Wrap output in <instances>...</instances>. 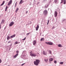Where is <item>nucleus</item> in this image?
<instances>
[{
  "label": "nucleus",
  "mask_w": 66,
  "mask_h": 66,
  "mask_svg": "<svg viewBox=\"0 0 66 66\" xmlns=\"http://www.w3.org/2000/svg\"><path fill=\"white\" fill-rule=\"evenodd\" d=\"M49 6V5L48 4H46L45 5V7H46V8H47L48 7V6Z\"/></svg>",
  "instance_id": "obj_15"
},
{
  "label": "nucleus",
  "mask_w": 66,
  "mask_h": 66,
  "mask_svg": "<svg viewBox=\"0 0 66 66\" xmlns=\"http://www.w3.org/2000/svg\"><path fill=\"white\" fill-rule=\"evenodd\" d=\"M29 5H31V3H30Z\"/></svg>",
  "instance_id": "obj_43"
},
{
  "label": "nucleus",
  "mask_w": 66,
  "mask_h": 66,
  "mask_svg": "<svg viewBox=\"0 0 66 66\" xmlns=\"http://www.w3.org/2000/svg\"><path fill=\"white\" fill-rule=\"evenodd\" d=\"M9 1V0H7V1Z\"/></svg>",
  "instance_id": "obj_53"
},
{
  "label": "nucleus",
  "mask_w": 66,
  "mask_h": 66,
  "mask_svg": "<svg viewBox=\"0 0 66 66\" xmlns=\"http://www.w3.org/2000/svg\"><path fill=\"white\" fill-rule=\"evenodd\" d=\"M15 44H18V42H16Z\"/></svg>",
  "instance_id": "obj_36"
},
{
  "label": "nucleus",
  "mask_w": 66,
  "mask_h": 66,
  "mask_svg": "<svg viewBox=\"0 0 66 66\" xmlns=\"http://www.w3.org/2000/svg\"><path fill=\"white\" fill-rule=\"evenodd\" d=\"M43 13L44 15L46 16L48 14V11L47 10H45L43 12Z\"/></svg>",
  "instance_id": "obj_2"
},
{
  "label": "nucleus",
  "mask_w": 66,
  "mask_h": 66,
  "mask_svg": "<svg viewBox=\"0 0 66 66\" xmlns=\"http://www.w3.org/2000/svg\"><path fill=\"white\" fill-rule=\"evenodd\" d=\"M19 10V9L18 8H17V9L15 10V13H17V11H18Z\"/></svg>",
  "instance_id": "obj_17"
},
{
  "label": "nucleus",
  "mask_w": 66,
  "mask_h": 66,
  "mask_svg": "<svg viewBox=\"0 0 66 66\" xmlns=\"http://www.w3.org/2000/svg\"><path fill=\"white\" fill-rule=\"evenodd\" d=\"M50 61L51 62V61H53V59L52 58H50Z\"/></svg>",
  "instance_id": "obj_21"
},
{
  "label": "nucleus",
  "mask_w": 66,
  "mask_h": 66,
  "mask_svg": "<svg viewBox=\"0 0 66 66\" xmlns=\"http://www.w3.org/2000/svg\"><path fill=\"white\" fill-rule=\"evenodd\" d=\"M10 43V42H9V43Z\"/></svg>",
  "instance_id": "obj_51"
},
{
  "label": "nucleus",
  "mask_w": 66,
  "mask_h": 66,
  "mask_svg": "<svg viewBox=\"0 0 66 66\" xmlns=\"http://www.w3.org/2000/svg\"><path fill=\"white\" fill-rule=\"evenodd\" d=\"M48 23L49 22V20H48Z\"/></svg>",
  "instance_id": "obj_44"
},
{
  "label": "nucleus",
  "mask_w": 66,
  "mask_h": 66,
  "mask_svg": "<svg viewBox=\"0 0 66 66\" xmlns=\"http://www.w3.org/2000/svg\"><path fill=\"white\" fill-rule=\"evenodd\" d=\"M7 8H8V7H7V6H6L5 7V11H7Z\"/></svg>",
  "instance_id": "obj_19"
},
{
  "label": "nucleus",
  "mask_w": 66,
  "mask_h": 66,
  "mask_svg": "<svg viewBox=\"0 0 66 66\" xmlns=\"http://www.w3.org/2000/svg\"><path fill=\"white\" fill-rule=\"evenodd\" d=\"M45 43L47 45H53V43L51 42H46Z\"/></svg>",
  "instance_id": "obj_3"
},
{
  "label": "nucleus",
  "mask_w": 66,
  "mask_h": 66,
  "mask_svg": "<svg viewBox=\"0 0 66 66\" xmlns=\"http://www.w3.org/2000/svg\"><path fill=\"white\" fill-rule=\"evenodd\" d=\"M1 28H0V29H1Z\"/></svg>",
  "instance_id": "obj_55"
},
{
  "label": "nucleus",
  "mask_w": 66,
  "mask_h": 66,
  "mask_svg": "<svg viewBox=\"0 0 66 66\" xmlns=\"http://www.w3.org/2000/svg\"><path fill=\"white\" fill-rule=\"evenodd\" d=\"M36 43V40H34L33 43V44L35 46V44Z\"/></svg>",
  "instance_id": "obj_9"
},
{
  "label": "nucleus",
  "mask_w": 66,
  "mask_h": 66,
  "mask_svg": "<svg viewBox=\"0 0 66 66\" xmlns=\"http://www.w3.org/2000/svg\"><path fill=\"white\" fill-rule=\"evenodd\" d=\"M43 36H44V35H43Z\"/></svg>",
  "instance_id": "obj_54"
},
{
  "label": "nucleus",
  "mask_w": 66,
  "mask_h": 66,
  "mask_svg": "<svg viewBox=\"0 0 66 66\" xmlns=\"http://www.w3.org/2000/svg\"><path fill=\"white\" fill-rule=\"evenodd\" d=\"M66 0H64V4H66Z\"/></svg>",
  "instance_id": "obj_26"
},
{
  "label": "nucleus",
  "mask_w": 66,
  "mask_h": 66,
  "mask_svg": "<svg viewBox=\"0 0 66 66\" xmlns=\"http://www.w3.org/2000/svg\"><path fill=\"white\" fill-rule=\"evenodd\" d=\"M58 47H62V45L61 44H59L58 45Z\"/></svg>",
  "instance_id": "obj_16"
},
{
  "label": "nucleus",
  "mask_w": 66,
  "mask_h": 66,
  "mask_svg": "<svg viewBox=\"0 0 66 66\" xmlns=\"http://www.w3.org/2000/svg\"><path fill=\"white\" fill-rule=\"evenodd\" d=\"M26 53V51H23V53Z\"/></svg>",
  "instance_id": "obj_24"
},
{
  "label": "nucleus",
  "mask_w": 66,
  "mask_h": 66,
  "mask_svg": "<svg viewBox=\"0 0 66 66\" xmlns=\"http://www.w3.org/2000/svg\"><path fill=\"white\" fill-rule=\"evenodd\" d=\"M54 63H56V60H55L54 61Z\"/></svg>",
  "instance_id": "obj_37"
},
{
  "label": "nucleus",
  "mask_w": 66,
  "mask_h": 66,
  "mask_svg": "<svg viewBox=\"0 0 66 66\" xmlns=\"http://www.w3.org/2000/svg\"><path fill=\"white\" fill-rule=\"evenodd\" d=\"M49 52H50V54H51V51H49Z\"/></svg>",
  "instance_id": "obj_30"
},
{
  "label": "nucleus",
  "mask_w": 66,
  "mask_h": 66,
  "mask_svg": "<svg viewBox=\"0 0 66 66\" xmlns=\"http://www.w3.org/2000/svg\"><path fill=\"white\" fill-rule=\"evenodd\" d=\"M30 34V32H29V33H27V35H29V34Z\"/></svg>",
  "instance_id": "obj_31"
},
{
  "label": "nucleus",
  "mask_w": 66,
  "mask_h": 66,
  "mask_svg": "<svg viewBox=\"0 0 66 66\" xmlns=\"http://www.w3.org/2000/svg\"><path fill=\"white\" fill-rule=\"evenodd\" d=\"M38 54H39V53H38Z\"/></svg>",
  "instance_id": "obj_50"
},
{
  "label": "nucleus",
  "mask_w": 66,
  "mask_h": 66,
  "mask_svg": "<svg viewBox=\"0 0 66 66\" xmlns=\"http://www.w3.org/2000/svg\"><path fill=\"white\" fill-rule=\"evenodd\" d=\"M2 61V60H1V59H0V63H1V61Z\"/></svg>",
  "instance_id": "obj_39"
},
{
  "label": "nucleus",
  "mask_w": 66,
  "mask_h": 66,
  "mask_svg": "<svg viewBox=\"0 0 66 66\" xmlns=\"http://www.w3.org/2000/svg\"><path fill=\"white\" fill-rule=\"evenodd\" d=\"M54 15L55 17H56L57 16V11H55Z\"/></svg>",
  "instance_id": "obj_7"
},
{
  "label": "nucleus",
  "mask_w": 66,
  "mask_h": 66,
  "mask_svg": "<svg viewBox=\"0 0 66 66\" xmlns=\"http://www.w3.org/2000/svg\"><path fill=\"white\" fill-rule=\"evenodd\" d=\"M7 40H9V35H8L7 37Z\"/></svg>",
  "instance_id": "obj_32"
},
{
  "label": "nucleus",
  "mask_w": 66,
  "mask_h": 66,
  "mask_svg": "<svg viewBox=\"0 0 66 66\" xmlns=\"http://www.w3.org/2000/svg\"><path fill=\"white\" fill-rule=\"evenodd\" d=\"M57 10H58V12H59L60 13V10L59 9H58Z\"/></svg>",
  "instance_id": "obj_28"
},
{
  "label": "nucleus",
  "mask_w": 66,
  "mask_h": 66,
  "mask_svg": "<svg viewBox=\"0 0 66 66\" xmlns=\"http://www.w3.org/2000/svg\"><path fill=\"white\" fill-rule=\"evenodd\" d=\"M12 45V44H11L10 46H11Z\"/></svg>",
  "instance_id": "obj_52"
},
{
  "label": "nucleus",
  "mask_w": 66,
  "mask_h": 66,
  "mask_svg": "<svg viewBox=\"0 0 66 66\" xmlns=\"http://www.w3.org/2000/svg\"><path fill=\"white\" fill-rule=\"evenodd\" d=\"M44 38H42L41 39H40V41H42V40H44Z\"/></svg>",
  "instance_id": "obj_23"
},
{
  "label": "nucleus",
  "mask_w": 66,
  "mask_h": 66,
  "mask_svg": "<svg viewBox=\"0 0 66 66\" xmlns=\"http://www.w3.org/2000/svg\"><path fill=\"white\" fill-rule=\"evenodd\" d=\"M38 28H39V26L38 25H37V26L36 28V31H37L38 30Z\"/></svg>",
  "instance_id": "obj_12"
},
{
  "label": "nucleus",
  "mask_w": 66,
  "mask_h": 66,
  "mask_svg": "<svg viewBox=\"0 0 66 66\" xmlns=\"http://www.w3.org/2000/svg\"><path fill=\"white\" fill-rule=\"evenodd\" d=\"M7 5H9V3H8V4H7Z\"/></svg>",
  "instance_id": "obj_49"
},
{
  "label": "nucleus",
  "mask_w": 66,
  "mask_h": 66,
  "mask_svg": "<svg viewBox=\"0 0 66 66\" xmlns=\"http://www.w3.org/2000/svg\"><path fill=\"white\" fill-rule=\"evenodd\" d=\"M16 4H17V2H16L15 4V6L14 7H16Z\"/></svg>",
  "instance_id": "obj_34"
},
{
  "label": "nucleus",
  "mask_w": 66,
  "mask_h": 66,
  "mask_svg": "<svg viewBox=\"0 0 66 66\" xmlns=\"http://www.w3.org/2000/svg\"><path fill=\"white\" fill-rule=\"evenodd\" d=\"M32 51H31L30 52H29L30 53H32Z\"/></svg>",
  "instance_id": "obj_42"
},
{
  "label": "nucleus",
  "mask_w": 66,
  "mask_h": 66,
  "mask_svg": "<svg viewBox=\"0 0 66 66\" xmlns=\"http://www.w3.org/2000/svg\"><path fill=\"white\" fill-rule=\"evenodd\" d=\"M54 2L55 3H56L57 2V0H55L54 1Z\"/></svg>",
  "instance_id": "obj_27"
},
{
  "label": "nucleus",
  "mask_w": 66,
  "mask_h": 66,
  "mask_svg": "<svg viewBox=\"0 0 66 66\" xmlns=\"http://www.w3.org/2000/svg\"><path fill=\"white\" fill-rule=\"evenodd\" d=\"M64 2V0H61V3H63Z\"/></svg>",
  "instance_id": "obj_22"
},
{
  "label": "nucleus",
  "mask_w": 66,
  "mask_h": 66,
  "mask_svg": "<svg viewBox=\"0 0 66 66\" xmlns=\"http://www.w3.org/2000/svg\"><path fill=\"white\" fill-rule=\"evenodd\" d=\"M5 20H2V22H1V24H3L4 22V21Z\"/></svg>",
  "instance_id": "obj_10"
},
{
  "label": "nucleus",
  "mask_w": 66,
  "mask_h": 66,
  "mask_svg": "<svg viewBox=\"0 0 66 66\" xmlns=\"http://www.w3.org/2000/svg\"><path fill=\"white\" fill-rule=\"evenodd\" d=\"M14 23L13 21L11 22L9 24V26L11 27V26H12L13 24H14Z\"/></svg>",
  "instance_id": "obj_5"
},
{
  "label": "nucleus",
  "mask_w": 66,
  "mask_h": 66,
  "mask_svg": "<svg viewBox=\"0 0 66 66\" xmlns=\"http://www.w3.org/2000/svg\"><path fill=\"white\" fill-rule=\"evenodd\" d=\"M39 63H40V61H39V60L38 59L36 60V61H34V65H36V66H38Z\"/></svg>",
  "instance_id": "obj_1"
},
{
  "label": "nucleus",
  "mask_w": 66,
  "mask_h": 66,
  "mask_svg": "<svg viewBox=\"0 0 66 66\" xmlns=\"http://www.w3.org/2000/svg\"><path fill=\"white\" fill-rule=\"evenodd\" d=\"M23 2H24L22 0H21V1H20V2L19 4H21Z\"/></svg>",
  "instance_id": "obj_13"
},
{
  "label": "nucleus",
  "mask_w": 66,
  "mask_h": 66,
  "mask_svg": "<svg viewBox=\"0 0 66 66\" xmlns=\"http://www.w3.org/2000/svg\"><path fill=\"white\" fill-rule=\"evenodd\" d=\"M26 37H25L24 39H22V40H24L26 39Z\"/></svg>",
  "instance_id": "obj_33"
},
{
  "label": "nucleus",
  "mask_w": 66,
  "mask_h": 66,
  "mask_svg": "<svg viewBox=\"0 0 66 66\" xmlns=\"http://www.w3.org/2000/svg\"><path fill=\"white\" fill-rule=\"evenodd\" d=\"M6 28V26L4 28V30H5V28Z\"/></svg>",
  "instance_id": "obj_46"
},
{
  "label": "nucleus",
  "mask_w": 66,
  "mask_h": 66,
  "mask_svg": "<svg viewBox=\"0 0 66 66\" xmlns=\"http://www.w3.org/2000/svg\"><path fill=\"white\" fill-rule=\"evenodd\" d=\"M4 3H5V1H4L2 4L1 5V6H2V5L4 4Z\"/></svg>",
  "instance_id": "obj_14"
},
{
  "label": "nucleus",
  "mask_w": 66,
  "mask_h": 66,
  "mask_svg": "<svg viewBox=\"0 0 66 66\" xmlns=\"http://www.w3.org/2000/svg\"><path fill=\"white\" fill-rule=\"evenodd\" d=\"M25 64V63H23L21 65H23L24 64Z\"/></svg>",
  "instance_id": "obj_41"
},
{
  "label": "nucleus",
  "mask_w": 66,
  "mask_h": 66,
  "mask_svg": "<svg viewBox=\"0 0 66 66\" xmlns=\"http://www.w3.org/2000/svg\"><path fill=\"white\" fill-rule=\"evenodd\" d=\"M28 13V11H26V13Z\"/></svg>",
  "instance_id": "obj_48"
},
{
  "label": "nucleus",
  "mask_w": 66,
  "mask_h": 66,
  "mask_svg": "<svg viewBox=\"0 0 66 66\" xmlns=\"http://www.w3.org/2000/svg\"><path fill=\"white\" fill-rule=\"evenodd\" d=\"M30 55L31 56H33L34 57H35L36 56V55L35 53H31Z\"/></svg>",
  "instance_id": "obj_4"
},
{
  "label": "nucleus",
  "mask_w": 66,
  "mask_h": 66,
  "mask_svg": "<svg viewBox=\"0 0 66 66\" xmlns=\"http://www.w3.org/2000/svg\"><path fill=\"white\" fill-rule=\"evenodd\" d=\"M16 52V53H19V51H17Z\"/></svg>",
  "instance_id": "obj_35"
},
{
  "label": "nucleus",
  "mask_w": 66,
  "mask_h": 66,
  "mask_svg": "<svg viewBox=\"0 0 66 66\" xmlns=\"http://www.w3.org/2000/svg\"><path fill=\"white\" fill-rule=\"evenodd\" d=\"M55 28V27L54 26H53V28L52 29H54Z\"/></svg>",
  "instance_id": "obj_38"
},
{
  "label": "nucleus",
  "mask_w": 66,
  "mask_h": 66,
  "mask_svg": "<svg viewBox=\"0 0 66 66\" xmlns=\"http://www.w3.org/2000/svg\"><path fill=\"white\" fill-rule=\"evenodd\" d=\"M1 25H0V28L1 29Z\"/></svg>",
  "instance_id": "obj_45"
},
{
  "label": "nucleus",
  "mask_w": 66,
  "mask_h": 66,
  "mask_svg": "<svg viewBox=\"0 0 66 66\" xmlns=\"http://www.w3.org/2000/svg\"><path fill=\"white\" fill-rule=\"evenodd\" d=\"M43 54H44V55H46V54H47V53H46L45 52H44V51H43Z\"/></svg>",
  "instance_id": "obj_18"
},
{
  "label": "nucleus",
  "mask_w": 66,
  "mask_h": 66,
  "mask_svg": "<svg viewBox=\"0 0 66 66\" xmlns=\"http://www.w3.org/2000/svg\"><path fill=\"white\" fill-rule=\"evenodd\" d=\"M15 37V34H14L13 35L10 36V37L9 36V39L11 38H14V37Z\"/></svg>",
  "instance_id": "obj_6"
},
{
  "label": "nucleus",
  "mask_w": 66,
  "mask_h": 66,
  "mask_svg": "<svg viewBox=\"0 0 66 66\" xmlns=\"http://www.w3.org/2000/svg\"><path fill=\"white\" fill-rule=\"evenodd\" d=\"M8 43H9V42H8Z\"/></svg>",
  "instance_id": "obj_56"
},
{
  "label": "nucleus",
  "mask_w": 66,
  "mask_h": 66,
  "mask_svg": "<svg viewBox=\"0 0 66 66\" xmlns=\"http://www.w3.org/2000/svg\"><path fill=\"white\" fill-rule=\"evenodd\" d=\"M12 3V1L10 0L9 2V5H11Z\"/></svg>",
  "instance_id": "obj_8"
},
{
  "label": "nucleus",
  "mask_w": 66,
  "mask_h": 66,
  "mask_svg": "<svg viewBox=\"0 0 66 66\" xmlns=\"http://www.w3.org/2000/svg\"><path fill=\"white\" fill-rule=\"evenodd\" d=\"M8 66H9V65H8Z\"/></svg>",
  "instance_id": "obj_57"
},
{
  "label": "nucleus",
  "mask_w": 66,
  "mask_h": 66,
  "mask_svg": "<svg viewBox=\"0 0 66 66\" xmlns=\"http://www.w3.org/2000/svg\"><path fill=\"white\" fill-rule=\"evenodd\" d=\"M66 21V19H63L62 20L63 22V21Z\"/></svg>",
  "instance_id": "obj_29"
},
{
  "label": "nucleus",
  "mask_w": 66,
  "mask_h": 66,
  "mask_svg": "<svg viewBox=\"0 0 66 66\" xmlns=\"http://www.w3.org/2000/svg\"><path fill=\"white\" fill-rule=\"evenodd\" d=\"M48 24H49V23H47V25H48Z\"/></svg>",
  "instance_id": "obj_47"
},
{
  "label": "nucleus",
  "mask_w": 66,
  "mask_h": 66,
  "mask_svg": "<svg viewBox=\"0 0 66 66\" xmlns=\"http://www.w3.org/2000/svg\"><path fill=\"white\" fill-rule=\"evenodd\" d=\"M63 63H63V62H60L59 63V64H61V65H63Z\"/></svg>",
  "instance_id": "obj_20"
},
{
  "label": "nucleus",
  "mask_w": 66,
  "mask_h": 66,
  "mask_svg": "<svg viewBox=\"0 0 66 66\" xmlns=\"http://www.w3.org/2000/svg\"><path fill=\"white\" fill-rule=\"evenodd\" d=\"M39 2H38L37 3V5H38V4H39Z\"/></svg>",
  "instance_id": "obj_40"
},
{
  "label": "nucleus",
  "mask_w": 66,
  "mask_h": 66,
  "mask_svg": "<svg viewBox=\"0 0 66 66\" xmlns=\"http://www.w3.org/2000/svg\"><path fill=\"white\" fill-rule=\"evenodd\" d=\"M44 61H45V62H47V61H48V59H45Z\"/></svg>",
  "instance_id": "obj_25"
},
{
  "label": "nucleus",
  "mask_w": 66,
  "mask_h": 66,
  "mask_svg": "<svg viewBox=\"0 0 66 66\" xmlns=\"http://www.w3.org/2000/svg\"><path fill=\"white\" fill-rule=\"evenodd\" d=\"M18 54L17 53L14 56V58H16V57H17V56H18Z\"/></svg>",
  "instance_id": "obj_11"
}]
</instances>
